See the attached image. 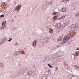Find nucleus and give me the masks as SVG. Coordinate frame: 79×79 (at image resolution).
Masks as SVG:
<instances>
[{
  "instance_id": "obj_31",
  "label": "nucleus",
  "mask_w": 79,
  "mask_h": 79,
  "mask_svg": "<svg viewBox=\"0 0 79 79\" xmlns=\"http://www.w3.org/2000/svg\"><path fill=\"white\" fill-rule=\"evenodd\" d=\"M65 1H66V0H62V2H65Z\"/></svg>"
},
{
  "instance_id": "obj_10",
  "label": "nucleus",
  "mask_w": 79,
  "mask_h": 79,
  "mask_svg": "<svg viewBox=\"0 0 79 79\" xmlns=\"http://www.w3.org/2000/svg\"><path fill=\"white\" fill-rule=\"evenodd\" d=\"M19 52L20 54H21V55H23V54L24 53V52H23V50L19 51Z\"/></svg>"
},
{
  "instance_id": "obj_28",
  "label": "nucleus",
  "mask_w": 79,
  "mask_h": 79,
  "mask_svg": "<svg viewBox=\"0 0 79 79\" xmlns=\"http://www.w3.org/2000/svg\"><path fill=\"white\" fill-rule=\"evenodd\" d=\"M44 77L45 78V79H47V76Z\"/></svg>"
},
{
  "instance_id": "obj_26",
  "label": "nucleus",
  "mask_w": 79,
  "mask_h": 79,
  "mask_svg": "<svg viewBox=\"0 0 79 79\" xmlns=\"http://www.w3.org/2000/svg\"><path fill=\"white\" fill-rule=\"evenodd\" d=\"M17 45H18V44H17V43H15V46H17Z\"/></svg>"
},
{
  "instance_id": "obj_32",
  "label": "nucleus",
  "mask_w": 79,
  "mask_h": 79,
  "mask_svg": "<svg viewBox=\"0 0 79 79\" xmlns=\"http://www.w3.org/2000/svg\"><path fill=\"white\" fill-rule=\"evenodd\" d=\"M79 50V48H77V49H76V50Z\"/></svg>"
},
{
  "instance_id": "obj_22",
  "label": "nucleus",
  "mask_w": 79,
  "mask_h": 79,
  "mask_svg": "<svg viewBox=\"0 0 79 79\" xmlns=\"http://www.w3.org/2000/svg\"><path fill=\"white\" fill-rule=\"evenodd\" d=\"M56 14H56V12H54V13H52V14L53 15H56Z\"/></svg>"
},
{
  "instance_id": "obj_4",
  "label": "nucleus",
  "mask_w": 79,
  "mask_h": 79,
  "mask_svg": "<svg viewBox=\"0 0 79 79\" xmlns=\"http://www.w3.org/2000/svg\"><path fill=\"white\" fill-rule=\"evenodd\" d=\"M6 40H7L6 38L5 37V38H4L2 40V43H3V44H4V43H5V42H6Z\"/></svg>"
},
{
  "instance_id": "obj_2",
  "label": "nucleus",
  "mask_w": 79,
  "mask_h": 79,
  "mask_svg": "<svg viewBox=\"0 0 79 79\" xmlns=\"http://www.w3.org/2000/svg\"><path fill=\"white\" fill-rule=\"evenodd\" d=\"M75 27H76V25L74 24H73L72 25V27L71 28V30L72 31H74V29H75Z\"/></svg>"
},
{
  "instance_id": "obj_11",
  "label": "nucleus",
  "mask_w": 79,
  "mask_h": 79,
  "mask_svg": "<svg viewBox=\"0 0 79 79\" xmlns=\"http://www.w3.org/2000/svg\"><path fill=\"white\" fill-rule=\"evenodd\" d=\"M73 77V75H70L68 76V77L69 79H71V78H72Z\"/></svg>"
},
{
  "instance_id": "obj_1",
  "label": "nucleus",
  "mask_w": 79,
  "mask_h": 79,
  "mask_svg": "<svg viewBox=\"0 0 79 79\" xmlns=\"http://www.w3.org/2000/svg\"><path fill=\"white\" fill-rule=\"evenodd\" d=\"M69 38L68 36H65L64 38L63 41L64 43H66L69 40Z\"/></svg>"
},
{
  "instance_id": "obj_18",
  "label": "nucleus",
  "mask_w": 79,
  "mask_h": 79,
  "mask_svg": "<svg viewBox=\"0 0 79 79\" xmlns=\"http://www.w3.org/2000/svg\"><path fill=\"white\" fill-rule=\"evenodd\" d=\"M54 19H56L58 18V16H55L53 17Z\"/></svg>"
},
{
  "instance_id": "obj_5",
  "label": "nucleus",
  "mask_w": 79,
  "mask_h": 79,
  "mask_svg": "<svg viewBox=\"0 0 79 79\" xmlns=\"http://www.w3.org/2000/svg\"><path fill=\"white\" fill-rule=\"evenodd\" d=\"M36 45H37V40H35L33 42V46H34V47H35V46H36Z\"/></svg>"
},
{
  "instance_id": "obj_9",
  "label": "nucleus",
  "mask_w": 79,
  "mask_h": 79,
  "mask_svg": "<svg viewBox=\"0 0 79 79\" xmlns=\"http://www.w3.org/2000/svg\"><path fill=\"white\" fill-rule=\"evenodd\" d=\"M61 23H58L57 25V27H58V28H60V27H61Z\"/></svg>"
},
{
  "instance_id": "obj_12",
  "label": "nucleus",
  "mask_w": 79,
  "mask_h": 79,
  "mask_svg": "<svg viewBox=\"0 0 79 79\" xmlns=\"http://www.w3.org/2000/svg\"><path fill=\"white\" fill-rule=\"evenodd\" d=\"M18 8L17 9V10H18V11H19V10L20 9H21V5H18Z\"/></svg>"
},
{
  "instance_id": "obj_27",
  "label": "nucleus",
  "mask_w": 79,
  "mask_h": 79,
  "mask_svg": "<svg viewBox=\"0 0 79 79\" xmlns=\"http://www.w3.org/2000/svg\"><path fill=\"white\" fill-rule=\"evenodd\" d=\"M56 70H58V67H56Z\"/></svg>"
},
{
  "instance_id": "obj_8",
  "label": "nucleus",
  "mask_w": 79,
  "mask_h": 79,
  "mask_svg": "<svg viewBox=\"0 0 79 79\" xmlns=\"http://www.w3.org/2000/svg\"><path fill=\"white\" fill-rule=\"evenodd\" d=\"M49 32H50L51 34H52L53 32V29H52L50 28L49 29Z\"/></svg>"
},
{
  "instance_id": "obj_30",
  "label": "nucleus",
  "mask_w": 79,
  "mask_h": 79,
  "mask_svg": "<svg viewBox=\"0 0 79 79\" xmlns=\"http://www.w3.org/2000/svg\"><path fill=\"white\" fill-rule=\"evenodd\" d=\"M27 71V69H25L24 71H23V72H25V71Z\"/></svg>"
},
{
  "instance_id": "obj_3",
  "label": "nucleus",
  "mask_w": 79,
  "mask_h": 79,
  "mask_svg": "<svg viewBox=\"0 0 79 79\" xmlns=\"http://www.w3.org/2000/svg\"><path fill=\"white\" fill-rule=\"evenodd\" d=\"M64 66L65 69H67L68 68V63L67 62H64Z\"/></svg>"
},
{
  "instance_id": "obj_20",
  "label": "nucleus",
  "mask_w": 79,
  "mask_h": 79,
  "mask_svg": "<svg viewBox=\"0 0 79 79\" xmlns=\"http://www.w3.org/2000/svg\"><path fill=\"white\" fill-rule=\"evenodd\" d=\"M48 66L50 68H52V66H51V65H50V64H48Z\"/></svg>"
},
{
  "instance_id": "obj_25",
  "label": "nucleus",
  "mask_w": 79,
  "mask_h": 79,
  "mask_svg": "<svg viewBox=\"0 0 79 79\" xmlns=\"http://www.w3.org/2000/svg\"><path fill=\"white\" fill-rule=\"evenodd\" d=\"M58 19L59 20L62 19V18L61 17H60L58 18Z\"/></svg>"
},
{
  "instance_id": "obj_21",
  "label": "nucleus",
  "mask_w": 79,
  "mask_h": 79,
  "mask_svg": "<svg viewBox=\"0 0 79 79\" xmlns=\"http://www.w3.org/2000/svg\"><path fill=\"white\" fill-rule=\"evenodd\" d=\"M5 16V15H0L1 18H3V17H4Z\"/></svg>"
},
{
  "instance_id": "obj_7",
  "label": "nucleus",
  "mask_w": 79,
  "mask_h": 79,
  "mask_svg": "<svg viewBox=\"0 0 79 79\" xmlns=\"http://www.w3.org/2000/svg\"><path fill=\"white\" fill-rule=\"evenodd\" d=\"M6 27V25H2V26L1 27V28L2 29H5Z\"/></svg>"
},
{
  "instance_id": "obj_14",
  "label": "nucleus",
  "mask_w": 79,
  "mask_h": 79,
  "mask_svg": "<svg viewBox=\"0 0 79 79\" xmlns=\"http://www.w3.org/2000/svg\"><path fill=\"white\" fill-rule=\"evenodd\" d=\"M23 74V71H20L18 72V74H19V75H20V74Z\"/></svg>"
},
{
  "instance_id": "obj_16",
  "label": "nucleus",
  "mask_w": 79,
  "mask_h": 79,
  "mask_svg": "<svg viewBox=\"0 0 79 79\" xmlns=\"http://www.w3.org/2000/svg\"><path fill=\"white\" fill-rule=\"evenodd\" d=\"M66 10V8H64L62 9V11H63V12H65Z\"/></svg>"
},
{
  "instance_id": "obj_37",
  "label": "nucleus",
  "mask_w": 79,
  "mask_h": 79,
  "mask_svg": "<svg viewBox=\"0 0 79 79\" xmlns=\"http://www.w3.org/2000/svg\"><path fill=\"white\" fill-rule=\"evenodd\" d=\"M51 2H52V1H51Z\"/></svg>"
},
{
  "instance_id": "obj_36",
  "label": "nucleus",
  "mask_w": 79,
  "mask_h": 79,
  "mask_svg": "<svg viewBox=\"0 0 79 79\" xmlns=\"http://www.w3.org/2000/svg\"><path fill=\"white\" fill-rule=\"evenodd\" d=\"M19 66H20V64H19Z\"/></svg>"
},
{
  "instance_id": "obj_15",
  "label": "nucleus",
  "mask_w": 79,
  "mask_h": 79,
  "mask_svg": "<svg viewBox=\"0 0 79 79\" xmlns=\"http://www.w3.org/2000/svg\"><path fill=\"white\" fill-rule=\"evenodd\" d=\"M44 40H46V41H47V40H49L48 38V37H45L44 38Z\"/></svg>"
},
{
  "instance_id": "obj_34",
  "label": "nucleus",
  "mask_w": 79,
  "mask_h": 79,
  "mask_svg": "<svg viewBox=\"0 0 79 79\" xmlns=\"http://www.w3.org/2000/svg\"><path fill=\"white\" fill-rule=\"evenodd\" d=\"M53 57H55V56H53Z\"/></svg>"
},
{
  "instance_id": "obj_33",
  "label": "nucleus",
  "mask_w": 79,
  "mask_h": 79,
  "mask_svg": "<svg viewBox=\"0 0 79 79\" xmlns=\"http://www.w3.org/2000/svg\"><path fill=\"white\" fill-rule=\"evenodd\" d=\"M69 0H66V1H67V2H68V1H69Z\"/></svg>"
},
{
  "instance_id": "obj_17",
  "label": "nucleus",
  "mask_w": 79,
  "mask_h": 79,
  "mask_svg": "<svg viewBox=\"0 0 79 79\" xmlns=\"http://www.w3.org/2000/svg\"><path fill=\"white\" fill-rule=\"evenodd\" d=\"M79 51L78 52V53H76V55H75V56H79Z\"/></svg>"
},
{
  "instance_id": "obj_13",
  "label": "nucleus",
  "mask_w": 79,
  "mask_h": 79,
  "mask_svg": "<svg viewBox=\"0 0 79 79\" xmlns=\"http://www.w3.org/2000/svg\"><path fill=\"white\" fill-rule=\"evenodd\" d=\"M6 23V21H4L2 23V25H5Z\"/></svg>"
},
{
  "instance_id": "obj_29",
  "label": "nucleus",
  "mask_w": 79,
  "mask_h": 79,
  "mask_svg": "<svg viewBox=\"0 0 79 79\" xmlns=\"http://www.w3.org/2000/svg\"><path fill=\"white\" fill-rule=\"evenodd\" d=\"M77 15L78 16H79V11L77 12Z\"/></svg>"
},
{
  "instance_id": "obj_19",
  "label": "nucleus",
  "mask_w": 79,
  "mask_h": 79,
  "mask_svg": "<svg viewBox=\"0 0 79 79\" xmlns=\"http://www.w3.org/2000/svg\"><path fill=\"white\" fill-rule=\"evenodd\" d=\"M29 74L30 75H32V72L31 71H29L28 72V75L29 76Z\"/></svg>"
},
{
  "instance_id": "obj_23",
  "label": "nucleus",
  "mask_w": 79,
  "mask_h": 79,
  "mask_svg": "<svg viewBox=\"0 0 79 79\" xmlns=\"http://www.w3.org/2000/svg\"><path fill=\"white\" fill-rule=\"evenodd\" d=\"M12 40V38H10L9 40H8V41L9 42H10L11 40Z\"/></svg>"
},
{
  "instance_id": "obj_24",
  "label": "nucleus",
  "mask_w": 79,
  "mask_h": 79,
  "mask_svg": "<svg viewBox=\"0 0 79 79\" xmlns=\"http://www.w3.org/2000/svg\"><path fill=\"white\" fill-rule=\"evenodd\" d=\"M48 72L49 74H51V73L50 72V70L48 71Z\"/></svg>"
},
{
  "instance_id": "obj_6",
  "label": "nucleus",
  "mask_w": 79,
  "mask_h": 79,
  "mask_svg": "<svg viewBox=\"0 0 79 79\" xmlns=\"http://www.w3.org/2000/svg\"><path fill=\"white\" fill-rule=\"evenodd\" d=\"M63 39V37H62L59 36L57 39V41H60V40H61Z\"/></svg>"
},
{
  "instance_id": "obj_35",
  "label": "nucleus",
  "mask_w": 79,
  "mask_h": 79,
  "mask_svg": "<svg viewBox=\"0 0 79 79\" xmlns=\"http://www.w3.org/2000/svg\"><path fill=\"white\" fill-rule=\"evenodd\" d=\"M50 5H52V3H50Z\"/></svg>"
}]
</instances>
